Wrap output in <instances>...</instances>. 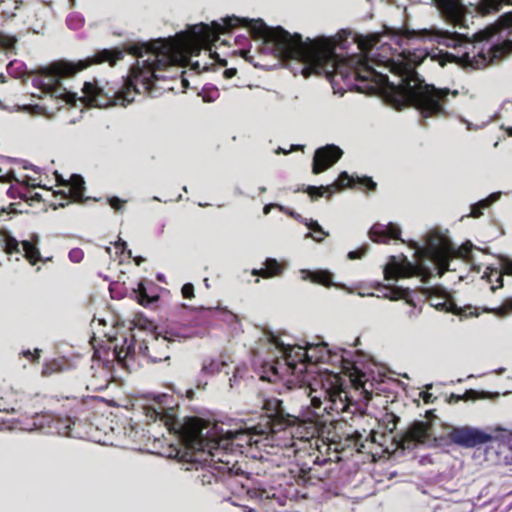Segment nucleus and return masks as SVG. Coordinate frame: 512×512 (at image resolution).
Segmentation results:
<instances>
[{"label":"nucleus","mask_w":512,"mask_h":512,"mask_svg":"<svg viewBox=\"0 0 512 512\" xmlns=\"http://www.w3.org/2000/svg\"><path fill=\"white\" fill-rule=\"evenodd\" d=\"M303 280H311L312 282L322 284L324 286L332 285V275L328 271H314L301 270Z\"/></svg>","instance_id":"obj_20"},{"label":"nucleus","mask_w":512,"mask_h":512,"mask_svg":"<svg viewBox=\"0 0 512 512\" xmlns=\"http://www.w3.org/2000/svg\"><path fill=\"white\" fill-rule=\"evenodd\" d=\"M433 305L435 307H440L441 306L442 308H444L446 306V303L445 302H443V303H436V304H433Z\"/></svg>","instance_id":"obj_47"},{"label":"nucleus","mask_w":512,"mask_h":512,"mask_svg":"<svg viewBox=\"0 0 512 512\" xmlns=\"http://www.w3.org/2000/svg\"><path fill=\"white\" fill-rule=\"evenodd\" d=\"M385 46H386V43H382V44H381V48H382L383 50H385V49H386V48H385Z\"/></svg>","instance_id":"obj_54"},{"label":"nucleus","mask_w":512,"mask_h":512,"mask_svg":"<svg viewBox=\"0 0 512 512\" xmlns=\"http://www.w3.org/2000/svg\"><path fill=\"white\" fill-rule=\"evenodd\" d=\"M265 267L261 269H254L252 271L253 275H258L263 278H271L274 276H278L282 272L281 265L277 262V260L268 258L265 263Z\"/></svg>","instance_id":"obj_18"},{"label":"nucleus","mask_w":512,"mask_h":512,"mask_svg":"<svg viewBox=\"0 0 512 512\" xmlns=\"http://www.w3.org/2000/svg\"><path fill=\"white\" fill-rule=\"evenodd\" d=\"M472 244L466 243L457 250L450 240L438 233L430 232L426 236L424 248L417 250V263L410 262L406 257L398 258L391 256L390 261L384 268L385 279L406 278L410 276H420L422 281L432 275V270L426 265L430 262L434 265L439 276L449 270V260L453 257H468Z\"/></svg>","instance_id":"obj_3"},{"label":"nucleus","mask_w":512,"mask_h":512,"mask_svg":"<svg viewBox=\"0 0 512 512\" xmlns=\"http://www.w3.org/2000/svg\"><path fill=\"white\" fill-rule=\"evenodd\" d=\"M7 176H8V179H9V180H12V179H13V180L18 181V179H16V177L14 176V173H13V172L8 173V175H7Z\"/></svg>","instance_id":"obj_46"},{"label":"nucleus","mask_w":512,"mask_h":512,"mask_svg":"<svg viewBox=\"0 0 512 512\" xmlns=\"http://www.w3.org/2000/svg\"><path fill=\"white\" fill-rule=\"evenodd\" d=\"M42 373H43L44 375H48V374H49V371H48V367H47V366H45V367L43 368V372H42Z\"/></svg>","instance_id":"obj_49"},{"label":"nucleus","mask_w":512,"mask_h":512,"mask_svg":"<svg viewBox=\"0 0 512 512\" xmlns=\"http://www.w3.org/2000/svg\"><path fill=\"white\" fill-rule=\"evenodd\" d=\"M235 74H236V69H226V70L224 71V76H225L226 78H231V77H233Z\"/></svg>","instance_id":"obj_40"},{"label":"nucleus","mask_w":512,"mask_h":512,"mask_svg":"<svg viewBox=\"0 0 512 512\" xmlns=\"http://www.w3.org/2000/svg\"><path fill=\"white\" fill-rule=\"evenodd\" d=\"M503 371H504V369H503V368H500V369H499V371H498V373H501V372H503Z\"/></svg>","instance_id":"obj_58"},{"label":"nucleus","mask_w":512,"mask_h":512,"mask_svg":"<svg viewBox=\"0 0 512 512\" xmlns=\"http://www.w3.org/2000/svg\"><path fill=\"white\" fill-rule=\"evenodd\" d=\"M288 213H289V215H290L291 217H293V218H295V219H297V220H299L300 222H302V223H303V220H304L305 218H302L299 214H297V213H295V212H293V211H289Z\"/></svg>","instance_id":"obj_42"},{"label":"nucleus","mask_w":512,"mask_h":512,"mask_svg":"<svg viewBox=\"0 0 512 512\" xmlns=\"http://www.w3.org/2000/svg\"><path fill=\"white\" fill-rule=\"evenodd\" d=\"M117 358L120 359L121 358V354L120 353H117Z\"/></svg>","instance_id":"obj_57"},{"label":"nucleus","mask_w":512,"mask_h":512,"mask_svg":"<svg viewBox=\"0 0 512 512\" xmlns=\"http://www.w3.org/2000/svg\"><path fill=\"white\" fill-rule=\"evenodd\" d=\"M496 275H497V278H496L495 282L497 283V286H492V287H491L492 292H495V291H496V289L501 288V287L503 286V278H502V275H501V274H498V273H497Z\"/></svg>","instance_id":"obj_39"},{"label":"nucleus","mask_w":512,"mask_h":512,"mask_svg":"<svg viewBox=\"0 0 512 512\" xmlns=\"http://www.w3.org/2000/svg\"><path fill=\"white\" fill-rule=\"evenodd\" d=\"M226 366L225 362L212 361L208 366H204L203 370L207 373H219Z\"/></svg>","instance_id":"obj_27"},{"label":"nucleus","mask_w":512,"mask_h":512,"mask_svg":"<svg viewBox=\"0 0 512 512\" xmlns=\"http://www.w3.org/2000/svg\"><path fill=\"white\" fill-rule=\"evenodd\" d=\"M343 151L333 144L318 148L313 158L312 172L319 174L334 165L342 156Z\"/></svg>","instance_id":"obj_13"},{"label":"nucleus","mask_w":512,"mask_h":512,"mask_svg":"<svg viewBox=\"0 0 512 512\" xmlns=\"http://www.w3.org/2000/svg\"><path fill=\"white\" fill-rule=\"evenodd\" d=\"M172 399L168 395L158 396L154 402L144 407L146 417L150 420L159 419L170 432L177 434L184 445L191 450L207 453L210 465L221 472H231L236 462L230 452L232 447L222 438H209L208 427L198 418H185L182 422L176 418L175 407L171 405Z\"/></svg>","instance_id":"obj_2"},{"label":"nucleus","mask_w":512,"mask_h":512,"mask_svg":"<svg viewBox=\"0 0 512 512\" xmlns=\"http://www.w3.org/2000/svg\"><path fill=\"white\" fill-rule=\"evenodd\" d=\"M275 432L274 427L271 425L270 420H267L265 424H258L246 429H240L235 431H228L225 436L221 437L228 441V444L243 448L245 446L258 445L262 438H267L270 433Z\"/></svg>","instance_id":"obj_10"},{"label":"nucleus","mask_w":512,"mask_h":512,"mask_svg":"<svg viewBox=\"0 0 512 512\" xmlns=\"http://www.w3.org/2000/svg\"><path fill=\"white\" fill-rule=\"evenodd\" d=\"M181 291L184 298L191 299L194 296V287L190 283L183 285Z\"/></svg>","instance_id":"obj_29"},{"label":"nucleus","mask_w":512,"mask_h":512,"mask_svg":"<svg viewBox=\"0 0 512 512\" xmlns=\"http://www.w3.org/2000/svg\"><path fill=\"white\" fill-rule=\"evenodd\" d=\"M37 243V237H35L34 242L18 241L8 232L0 230V250H3L9 256L15 255L16 260H19V257L22 256L32 265L39 261L40 251L37 248Z\"/></svg>","instance_id":"obj_9"},{"label":"nucleus","mask_w":512,"mask_h":512,"mask_svg":"<svg viewBox=\"0 0 512 512\" xmlns=\"http://www.w3.org/2000/svg\"><path fill=\"white\" fill-rule=\"evenodd\" d=\"M61 182L66 186L67 191H65V193L71 200L75 202H81L83 200L85 182L80 175L73 174L67 183L63 179H61Z\"/></svg>","instance_id":"obj_17"},{"label":"nucleus","mask_w":512,"mask_h":512,"mask_svg":"<svg viewBox=\"0 0 512 512\" xmlns=\"http://www.w3.org/2000/svg\"><path fill=\"white\" fill-rule=\"evenodd\" d=\"M139 303L143 306L151 303L153 299L149 298L145 292V289L142 284H139V295H138Z\"/></svg>","instance_id":"obj_28"},{"label":"nucleus","mask_w":512,"mask_h":512,"mask_svg":"<svg viewBox=\"0 0 512 512\" xmlns=\"http://www.w3.org/2000/svg\"><path fill=\"white\" fill-rule=\"evenodd\" d=\"M303 224L307 226L313 233H307L306 238H312L316 242H321L324 240L326 236H328V232L324 231L323 228L319 225V223L312 219H304Z\"/></svg>","instance_id":"obj_22"},{"label":"nucleus","mask_w":512,"mask_h":512,"mask_svg":"<svg viewBox=\"0 0 512 512\" xmlns=\"http://www.w3.org/2000/svg\"><path fill=\"white\" fill-rule=\"evenodd\" d=\"M500 196V192L492 193L488 198L472 205L470 215L475 218L480 217L483 214L482 210L488 208L492 203L499 200Z\"/></svg>","instance_id":"obj_24"},{"label":"nucleus","mask_w":512,"mask_h":512,"mask_svg":"<svg viewBox=\"0 0 512 512\" xmlns=\"http://www.w3.org/2000/svg\"><path fill=\"white\" fill-rule=\"evenodd\" d=\"M462 122H463V123H465V124L467 125L468 129H471L470 123H469L468 121H466V120H462Z\"/></svg>","instance_id":"obj_50"},{"label":"nucleus","mask_w":512,"mask_h":512,"mask_svg":"<svg viewBox=\"0 0 512 512\" xmlns=\"http://www.w3.org/2000/svg\"><path fill=\"white\" fill-rule=\"evenodd\" d=\"M500 23L503 27L512 28V11L505 13L501 17Z\"/></svg>","instance_id":"obj_31"},{"label":"nucleus","mask_w":512,"mask_h":512,"mask_svg":"<svg viewBox=\"0 0 512 512\" xmlns=\"http://www.w3.org/2000/svg\"><path fill=\"white\" fill-rule=\"evenodd\" d=\"M143 261H144V258H142V257H137V258H135V263H136V265H138V266H139Z\"/></svg>","instance_id":"obj_45"},{"label":"nucleus","mask_w":512,"mask_h":512,"mask_svg":"<svg viewBox=\"0 0 512 512\" xmlns=\"http://www.w3.org/2000/svg\"><path fill=\"white\" fill-rule=\"evenodd\" d=\"M441 13L453 24L465 26L466 8L460 0H434Z\"/></svg>","instance_id":"obj_14"},{"label":"nucleus","mask_w":512,"mask_h":512,"mask_svg":"<svg viewBox=\"0 0 512 512\" xmlns=\"http://www.w3.org/2000/svg\"><path fill=\"white\" fill-rule=\"evenodd\" d=\"M495 435L487 433L477 427L472 426H451L448 437L454 444L464 448H474L476 446L491 442L505 441L507 436H512V428L508 429L501 425L490 428Z\"/></svg>","instance_id":"obj_7"},{"label":"nucleus","mask_w":512,"mask_h":512,"mask_svg":"<svg viewBox=\"0 0 512 512\" xmlns=\"http://www.w3.org/2000/svg\"><path fill=\"white\" fill-rule=\"evenodd\" d=\"M259 191H260L261 193L266 192V187H264V186L260 187V188H259Z\"/></svg>","instance_id":"obj_51"},{"label":"nucleus","mask_w":512,"mask_h":512,"mask_svg":"<svg viewBox=\"0 0 512 512\" xmlns=\"http://www.w3.org/2000/svg\"><path fill=\"white\" fill-rule=\"evenodd\" d=\"M22 354L27 357V356H33V360L34 361H38L39 357H40V350L39 349H35L34 350V353L32 354L30 350H25L22 352Z\"/></svg>","instance_id":"obj_37"},{"label":"nucleus","mask_w":512,"mask_h":512,"mask_svg":"<svg viewBox=\"0 0 512 512\" xmlns=\"http://www.w3.org/2000/svg\"><path fill=\"white\" fill-rule=\"evenodd\" d=\"M423 399H424L425 402H429L430 395L424 396Z\"/></svg>","instance_id":"obj_52"},{"label":"nucleus","mask_w":512,"mask_h":512,"mask_svg":"<svg viewBox=\"0 0 512 512\" xmlns=\"http://www.w3.org/2000/svg\"><path fill=\"white\" fill-rule=\"evenodd\" d=\"M263 408L266 410L269 418H284L285 416L283 402L278 398L266 399Z\"/></svg>","instance_id":"obj_21"},{"label":"nucleus","mask_w":512,"mask_h":512,"mask_svg":"<svg viewBox=\"0 0 512 512\" xmlns=\"http://www.w3.org/2000/svg\"><path fill=\"white\" fill-rule=\"evenodd\" d=\"M123 203H124V201H122L121 199H119L117 197L109 198V204L115 210H121Z\"/></svg>","instance_id":"obj_34"},{"label":"nucleus","mask_w":512,"mask_h":512,"mask_svg":"<svg viewBox=\"0 0 512 512\" xmlns=\"http://www.w3.org/2000/svg\"><path fill=\"white\" fill-rule=\"evenodd\" d=\"M509 134L512 135V131H510Z\"/></svg>","instance_id":"obj_60"},{"label":"nucleus","mask_w":512,"mask_h":512,"mask_svg":"<svg viewBox=\"0 0 512 512\" xmlns=\"http://www.w3.org/2000/svg\"><path fill=\"white\" fill-rule=\"evenodd\" d=\"M205 285L208 287V279H205Z\"/></svg>","instance_id":"obj_56"},{"label":"nucleus","mask_w":512,"mask_h":512,"mask_svg":"<svg viewBox=\"0 0 512 512\" xmlns=\"http://www.w3.org/2000/svg\"><path fill=\"white\" fill-rule=\"evenodd\" d=\"M276 153H277V154H279V153H285V154H286V153H288V152H287L286 150L282 149V148H278V149L276 150Z\"/></svg>","instance_id":"obj_48"},{"label":"nucleus","mask_w":512,"mask_h":512,"mask_svg":"<svg viewBox=\"0 0 512 512\" xmlns=\"http://www.w3.org/2000/svg\"><path fill=\"white\" fill-rule=\"evenodd\" d=\"M505 272L512 274V262L505 265Z\"/></svg>","instance_id":"obj_44"},{"label":"nucleus","mask_w":512,"mask_h":512,"mask_svg":"<svg viewBox=\"0 0 512 512\" xmlns=\"http://www.w3.org/2000/svg\"><path fill=\"white\" fill-rule=\"evenodd\" d=\"M5 212V209L4 208H0V214Z\"/></svg>","instance_id":"obj_55"},{"label":"nucleus","mask_w":512,"mask_h":512,"mask_svg":"<svg viewBox=\"0 0 512 512\" xmlns=\"http://www.w3.org/2000/svg\"><path fill=\"white\" fill-rule=\"evenodd\" d=\"M116 246L117 247H121L122 249V252L124 251V249L126 248L127 244L125 241L119 239L118 242H116Z\"/></svg>","instance_id":"obj_43"},{"label":"nucleus","mask_w":512,"mask_h":512,"mask_svg":"<svg viewBox=\"0 0 512 512\" xmlns=\"http://www.w3.org/2000/svg\"><path fill=\"white\" fill-rule=\"evenodd\" d=\"M354 183L363 185L369 190H374L376 188V183L369 177H358L357 176L356 178H354L353 176H349L347 172H342L334 185L327 186V187L309 186L307 188V193L311 197H321L324 195L325 192L332 193L335 186L338 188H345V187H350Z\"/></svg>","instance_id":"obj_12"},{"label":"nucleus","mask_w":512,"mask_h":512,"mask_svg":"<svg viewBox=\"0 0 512 512\" xmlns=\"http://www.w3.org/2000/svg\"><path fill=\"white\" fill-rule=\"evenodd\" d=\"M73 422L69 418L51 417L49 428L62 436H70V429Z\"/></svg>","instance_id":"obj_23"},{"label":"nucleus","mask_w":512,"mask_h":512,"mask_svg":"<svg viewBox=\"0 0 512 512\" xmlns=\"http://www.w3.org/2000/svg\"><path fill=\"white\" fill-rule=\"evenodd\" d=\"M59 206H60V207H64V206H65V204H64V203H60V204H59Z\"/></svg>","instance_id":"obj_59"},{"label":"nucleus","mask_w":512,"mask_h":512,"mask_svg":"<svg viewBox=\"0 0 512 512\" xmlns=\"http://www.w3.org/2000/svg\"><path fill=\"white\" fill-rule=\"evenodd\" d=\"M401 230L398 225L389 223L388 225L376 223L370 231L369 237L374 242L385 243L388 239H399Z\"/></svg>","instance_id":"obj_15"},{"label":"nucleus","mask_w":512,"mask_h":512,"mask_svg":"<svg viewBox=\"0 0 512 512\" xmlns=\"http://www.w3.org/2000/svg\"><path fill=\"white\" fill-rule=\"evenodd\" d=\"M22 109L30 114H36V115L42 114V110H43V108L38 105H27V106H23Z\"/></svg>","instance_id":"obj_32"},{"label":"nucleus","mask_w":512,"mask_h":512,"mask_svg":"<svg viewBox=\"0 0 512 512\" xmlns=\"http://www.w3.org/2000/svg\"><path fill=\"white\" fill-rule=\"evenodd\" d=\"M249 53V51H246V50H243L242 51V56L246 57V55Z\"/></svg>","instance_id":"obj_53"},{"label":"nucleus","mask_w":512,"mask_h":512,"mask_svg":"<svg viewBox=\"0 0 512 512\" xmlns=\"http://www.w3.org/2000/svg\"><path fill=\"white\" fill-rule=\"evenodd\" d=\"M366 253V249L356 250V251H350L348 253V258L351 260L359 259Z\"/></svg>","instance_id":"obj_36"},{"label":"nucleus","mask_w":512,"mask_h":512,"mask_svg":"<svg viewBox=\"0 0 512 512\" xmlns=\"http://www.w3.org/2000/svg\"><path fill=\"white\" fill-rule=\"evenodd\" d=\"M123 56V50L104 49L97 52L93 58L81 60L77 63L66 61L54 62L46 67L40 68L38 73L33 76L32 84L42 92L50 94L55 98L64 99L68 103L74 102L76 94L68 91L61 85L62 79L74 75L91 64L109 62L110 65H115Z\"/></svg>","instance_id":"obj_4"},{"label":"nucleus","mask_w":512,"mask_h":512,"mask_svg":"<svg viewBox=\"0 0 512 512\" xmlns=\"http://www.w3.org/2000/svg\"><path fill=\"white\" fill-rule=\"evenodd\" d=\"M69 258L72 262L79 263L83 258V252L80 249H73L69 252Z\"/></svg>","instance_id":"obj_30"},{"label":"nucleus","mask_w":512,"mask_h":512,"mask_svg":"<svg viewBox=\"0 0 512 512\" xmlns=\"http://www.w3.org/2000/svg\"><path fill=\"white\" fill-rule=\"evenodd\" d=\"M300 391L310 399L313 413L317 417L325 414L339 416L349 411L348 392L338 374L321 373L306 386L301 387Z\"/></svg>","instance_id":"obj_6"},{"label":"nucleus","mask_w":512,"mask_h":512,"mask_svg":"<svg viewBox=\"0 0 512 512\" xmlns=\"http://www.w3.org/2000/svg\"><path fill=\"white\" fill-rule=\"evenodd\" d=\"M170 339L160 334L151 335L150 339L144 340L139 344V353L147 357L152 362H161L168 360Z\"/></svg>","instance_id":"obj_11"},{"label":"nucleus","mask_w":512,"mask_h":512,"mask_svg":"<svg viewBox=\"0 0 512 512\" xmlns=\"http://www.w3.org/2000/svg\"><path fill=\"white\" fill-rule=\"evenodd\" d=\"M495 29H486L475 34L476 41H461L458 35L441 32L438 43L447 47H460L463 52L456 57L459 63L466 68L474 70L483 69L489 65L495 64L512 52V40H505L500 44L489 45L488 40L494 33Z\"/></svg>","instance_id":"obj_5"},{"label":"nucleus","mask_w":512,"mask_h":512,"mask_svg":"<svg viewBox=\"0 0 512 512\" xmlns=\"http://www.w3.org/2000/svg\"><path fill=\"white\" fill-rule=\"evenodd\" d=\"M270 342L281 353L280 359L275 362L272 369L275 374H284L289 372L295 374L303 372L306 361H310L306 349L301 346L285 345L278 337L271 335Z\"/></svg>","instance_id":"obj_8"},{"label":"nucleus","mask_w":512,"mask_h":512,"mask_svg":"<svg viewBox=\"0 0 512 512\" xmlns=\"http://www.w3.org/2000/svg\"><path fill=\"white\" fill-rule=\"evenodd\" d=\"M272 208H279L280 210L284 211V207L282 205H279V204H267L263 208V213L267 215L268 213H270Z\"/></svg>","instance_id":"obj_38"},{"label":"nucleus","mask_w":512,"mask_h":512,"mask_svg":"<svg viewBox=\"0 0 512 512\" xmlns=\"http://www.w3.org/2000/svg\"><path fill=\"white\" fill-rule=\"evenodd\" d=\"M429 438V425L425 422H415L406 431L403 446L409 448L410 443H425Z\"/></svg>","instance_id":"obj_16"},{"label":"nucleus","mask_w":512,"mask_h":512,"mask_svg":"<svg viewBox=\"0 0 512 512\" xmlns=\"http://www.w3.org/2000/svg\"><path fill=\"white\" fill-rule=\"evenodd\" d=\"M181 83L184 89H187L189 87V82L187 78L184 76V72L181 73Z\"/></svg>","instance_id":"obj_41"},{"label":"nucleus","mask_w":512,"mask_h":512,"mask_svg":"<svg viewBox=\"0 0 512 512\" xmlns=\"http://www.w3.org/2000/svg\"><path fill=\"white\" fill-rule=\"evenodd\" d=\"M216 480H217L216 476L214 474L210 473V472L209 473H204L201 476V483L203 485L212 484V482L216 481Z\"/></svg>","instance_id":"obj_33"},{"label":"nucleus","mask_w":512,"mask_h":512,"mask_svg":"<svg viewBox=\"0 0 512 512\" xmlns=\"http://www.w3.org/2000/svg\"><path fill=\"white\" fill-rule=\"evenodd\" d=\"M388 292L384 294V297L390 300L404 299L408 304H412V300L409 298L410 290L403 287H388Z\"/></svg>","instance_id":"obj_25"},{"label":"nucleus","mask_w":512,"mask_h":512,"mask_svg":"<svg viewBox=\"0 0 512 512\" xmlns=\"http://www.w3.org/2000/svg\"><path fill=\"white\" fill-rule=\"evenodd\" d=\"M497 274V270L491 267H487L482 278L488 282L493 283L492 276Z\"/></svg>","instance_id":"obj_35"},{"label":"nucleus","mask_w":512,"mask_h":512,"mask_svg":"<svg viewBox=\"0 0 512 512\" xmlns=\"http://www.w3.org/2000/svg\"><path fill=\"white\" fill-rule=\"evenodd\" d=\"M504 5H512V0H481L476 10L482 15L498 12Z\"/></svg>","instance_id":"obj_19"},{"label":"nucleus","mask_w":512,"mask_h":512,"mask_svg":"<svg viewBox=\"0 0 512 512\" xmlns=\"http://www.w3.org/2000/svg\"><path fill=\"white\" fill-rule=\"evenodd\" d=\"M237 25L247 27L252 36L264 44H271L276 57L299 62L305 77L324 74L334 90L337 78L344 79L348 67H354L355 73L364 80L379 76L388 84V99L393 107L400 110L412 105L423 118L445 116L449 97L458 95L457 90L426 84L415 71L410 53H398L396 59L374 53V47L384 37L380 34L355 37L361 54L351 58L347 65L336 52L337 46L342 45L341 39L318 37L303 40L300 34H290L282 27H268L262 19L226 18V32Z\"/></svg>","instance_id":"obj_1"},{"label":"nucleus","mask_w":512,"mask_h":512,"mask_svg":"<svg viewBox=\"0 0 512 512\" xmlns=\"http://www.w3.org/2000/svg\"><path fill=\"white\" fill-rule=\"evenodd\" d=\"M16 38L8 34H0V45L5 49H13L16 44Z\"/></svg>","instance_id":"obj_26"}]
</instances>
